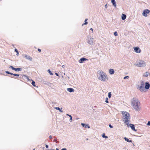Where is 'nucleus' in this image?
<instances>
[{
    "label": "nucleus",
    "mask_w": 150,
    "mask_h": 150,
    "mask_svg": "<svg viewBox=\"0 0 150 150\" xmlns=\"http://www.w3.org/2000/svg\"><path fill=\"white\" fill-rule=\"evenodd\" d=\"M81 126L83 127H84L85 128L88 127V129L90 128V127L87 124H86L85 123H81Z\"/></svg>",
    "instance_id": "12"
},
{
    "label": "nucleus",
    "mask_w": 150,
    "mask_h": 150,
    "mask_svg": "<svg viewBox=\"0 0 150 150\" xmlns=\"http://www.w3.org/2000/svg\"><path fill=\"white\" fill-rule=\"evenodd\" d=\"M27 79L29 80V81L30 80V79H29L27 77Z\"/></svg>",
    "instance_id": "49"
},
{
    "label": "nucleus",
    "mask_w": 150,
    "mask_h": 150,
    "mask_svg": "<svg viewBox=\"0 0 150 150\" xmlns=\"http://www.w3.org/2000/svg\"><path fill=\"white\" fill-rule=\"evenodd\" d=\"M11 68V69L13 70H15V68H14L12 66H10V67H9V68Z\"/></svg>",
    "instance_id": "26"
},
{
    "label": "nucleus",
    "mask_w": 150,
    "mask_h": 150,
    "mask_svg": "<svg viewBox=\"0 0 150 150\" xmlns=\"http://www.w3.org/2000/svg\"><path fill=\"white\" fill-rule=\"evenodd\" d=\"M126 18V16L125 14H123L122 15V19L123 20H124Z\"/></svg>",
    "instance_id": "17"
},
{
    "label": "nucleus",
    "mask_w": 150,
    "mask_h": 150,
    "mask_svg": "<svg viewBox=\"0 0 150 150\" xmlns=\"http://www.w3.org/2000/svg\"><path fill=\"white\" fill-rule=\"evenodd\" d=\"M122 114L123 119H125L124 123L127 125V127H129V121L130 119V115L128 112L125 111L122 112Z\"/></svg>",
    "instance_id": "2"
},
{
    "label": "nucleus",
    "mask_w": 150,
    "mask_h": 150,
    "mask_svg": "<svg viewBox=\"0 0 150 150\" xmlns=\"http://www.w3.org/2000/svg\"><path fill=\"white\" fill-rule=\"evenodd\" d=\"M105 8H107V7H108V6H107V4H106L105 5Z\"/></svg>",
    "instance_id": "41"
},
{
    "label": "nucleus",
    "mask_w": 150,
    "mask_h": 150,
    "mask_svg": "<svg viewBox=\"0 0 150 150\" xmlns=\"http://www.w3.org/2000/svg\"><path fill=\"white\" fill-rule=\"evenodd\" d=\"M114 35L115 36L118 35V34H117V31L115 32L114 33Z\"/></svg>",
    "instance_id": "30"
},
{
    "label": "nucleus",
    "mask_w": 150,
    "mask_h": 150,
    "mask_svg": "<svg viewBox=\"0 0 150 150\" xmlns=\"http://www.w3.org/2000/svg\"><path fill=\"white\" fill-rule=\"evenodd\" d=\"M47 71L48 72V73L50 74L51 75H53V73L50 70V69H49L47 70Z\"/></svg>",
    "instance_id": "25"
},
{
    "label": "nucleus",
    "mask_w": 150,
    "mask_h": 150,
    "mask_svg": "<svg viewBox=\"0 0 150 150\" xmlns=\"http://www.w3.org/2000/svg\"><path fill=\"white\" fill-rule=\"evenodd\" d=\"M57 139H56L55 138V139H54V140H53V141H54V142H56V141H57Z\"/></svg>",
    "instance_id": "44"
},
{
    "label": "nucleus",
    "mask_w": 150,
    "mask_h": 150,
    "mask_svg": "<svg viewBox=\"0 0 150 150\" xmlns=\"http://www.w3.org/2000/svg\"><path fill=\"white\" fill-rule=\"evenodd\" d=\"M24 57H25L27 59H28L29 60L32 61V58L31 57H30L29 56H28L26 54H25Z\"/></svg>",
    "instance_id": "13"
},
{
    "label": "nucleus",
    "mask_w": 150,
    "mask_h": 150,
    "mask_svg": "<svg viewBox=\"0 0 150 150\" xmlns=\"http://www.w3.org/2000/svg\"><path fill=\"white\" fill-rule=\"evenodd\" d=\"M38 51L39 52H40L41 51V50L40 49L38 48Z\"/></svg>",
    "instance_id": "43"
},
{
    "label": "nucleus",
    "mask_w": 150,
    "mask_h": 150,
    "mask_svg": "<svg viewBox=\"0 0 150 150\" xmlns=\"http://www.w3.org/2000/svg\"><path fill=\"white\" fill-rule=\"evenodd\" d=\"M86 60H88V59L85 57H82L81 58L79 61V63H82L83 62L85 61Z\"/></svg>",
    "instance_id": "11"
},
{
    "label": "nucleus",
    "mask_w": 150,
    "mask_h": 150,
    "mask_svg": "<svg viewBox=\"0 0 150 150\" xmlns=\"http://www.w3.org/2000/svg\"><path fill=\"white\" fill-rule=\"evenodd\" d=\"M66 115H67V116H69V117H70V118H71V117H72V116H71V115H69V114H66Z\"/></svg>",
    "instance_id": "36"
},
{
    "label": "nucleus",
    "mask_w": 150,
    "mask_h": 150,
    "mask_svg": "<svg viewBox=\"0 0 150 150\" xmlns=\"http://www.w3.org/2000/svg\"><path fill=\"white\" fill-rule=\"evenodd\" d=\"M54 108L57 110H59V111L60 112H63V111L61 110H60V108H59V107H55V108Z\"/></svg>",
    "instance_id": "21"
},
{
    "label": "nucleus",
    "mask_w": 150,
    "mask_h": 150,
    "mask_svg": "<svg viewBox=\"0 0 150 150\" xmlns=\"http://www.w3.org/2000/svg\"><path fill=\"white\" fill-rule=\"evenodd\" d=\"M111 2L113 5L114 7H116V2L115 0H111Z\"/></svg>",
    "instance_id": "16"
},
{
    "label": "nucleus",
    "mask_w": 150,
    "mask_h": 150,
    "mask_svg": "<svg viewBox=\"0 0 150 150\" xmlns=\"http://www.w3.org/2000/svg\"><path fill=\"white\" fill-rule=\"evenodd\" d=\"M150 87V84L148 81H146L145 83V86L144 87L145 89L148 90Z\"/></svg>",
    "instance_id": "8"
},
{
    "label": "nucleus",
    "mask_w": 150,
    "mask_h": 150,
    "mask_svg": "<svg viewBox=\"0 0 150 150\" xmlns=\"http://www.w3.org/2000/svg\"><path fill=\"white\" fill-rule=\"evenodd\" d=\"M5 72L7 74H10L11 75H13V73H11V72H9V71H5Z\"/></svg>",
    "instance_id": "29"
},
{
    "label": "nucleus",
    "mask_w": 150,
    "mask_h": 150,
    "mask_svg": "<svg viewBox=\"0 0 150 150\" xmlns=\"http://www.w3.org/2000/svg\"><path fill=\"white\" fill-rule=\"evenodd\" d=\"M145 63L144 61L141 60L137 62V63H135L134 65L138 67H143L145 66Z\"/></svg>",
    "instance_id": "5"
},
{
    "label": "nucleus",
    "mask_w": 150,
    "mask_h": 150,
    "mask_svg": "<svg viewBox=\"0 0 150 150\" xmlns=\"http://www.w3.org/2000/svg\"><path fill=\"white\" fill-rule=\"evenodd\" d=\"M72 117H71L69 119V121L70 122H71L72 121Z\"/></svg>",
    "instance_id": "38"
},
{
    "label": "nucleus",
    "mask_w": 150,
    "mask_h": 150,
    "mask_svg": "<svg viewBox=\"0 0 150 150\" xmlns=\"http://www.w3.org/2000/svg\"><path fill=\"white\" fill-rule=\"evenodd\" d=\"M109 73L110 74L112 75L114 74L115 71L113 69H110L109 70Z\"/></svg>",
    "instance_id": "14"
},
{
    "label": "nucleus",
    "mask_w": 150,
    "mask_h": 150,
    "mask_svg": "<svg viewBox=\"0 0 150 150\" xmlns=\"http://www.w3.org/2000/svg\"><path fill=\"white\" fill-rule=\"evenodd\" d=\"M148 76V72H146L143 75V76L145 77H146Z\"/></svg>",
    "instance_id": "27"
},
{
    "label": "nucleus",
    "mask_w": 150,
    "mask_h": 150,
    "mask_svg": "<svg viewBox=\"0 0 150 150\" xmlns=\"http://www.w3.org/2000/svg\"><path fill=\"white\" fill-rule=\"evenodd\" d=\"M49 138L50 139H52V136L51 135H50L49 136Z\"/></svg>",
    "instance_id": "40"
},
{
    "label": "nucleus",
    "mask_w": 150,
    "mask_h": 150,
    "mask_svg": "<svg viewBox=\"0 0 150 150\" xmlns=\"http://www.w3.org/2000/svg\"><path fill=\"white\" fill-rule=\"evenodd\" d=\"M14 51H15V52H16L17 53L16 55L17 56L19 55V52H18V50L16 49L15 48V50H14Z\"/></svg>",
    "instance_id": "24"
},
{
    "label": "nucleus",
    "mask_w": 150,
    "mask_h": 150,
    "mask_svg": "<svg viewBox=\"0 0 150 150\" xmlns=\"http://www.w3.org/2000/svg\"><path fill=\"white\" fill-rule=\"evenodd\" d=\"M147 125L148 126H149L150 125V121H149L147 123Z\"/></svg>",
    "instance_id": "35"
},
{
    "label": "nucleus",
    "mask_w": 150,
    "mask_h": 150,
    "mask_svg": "<svg viewBox=\"0 0 150 150\" xmlns=\"http://www.w3.org/2000/svg\"><path fill=\"white\" fill-rule=\"evenodd\" d=\"M22 70V69L21 68H15V71H21Z\"/></svg>",
    "instance_id": "19"
},
{
    "label": "nucleus",
    "mask_w": 150,
    "mask_h": 150,
    "mask_svg": "<svg viewBox=\"0 0 150 150\" xmlns=\"http://www.w3.org/2000/svg\"><path fill=\"white\" fill-rule=\"evenodd\" d=\"M61 150H67V149L66 148H62Z\"/></svg>",
    "instance_id": "42"
},
{
    "label": "nucleus",
    "mask_w": 150,
    "mask_h": 150,
    "mask_svg": "<svg viewBox=\"0 0 150 150\" xmlns=\"http://www.w3.org/2000/svg\"><path fill=\"white\" fill-rule=\"evenodd\" d=\"M10 77H11V78H15L14 77H12V76H9Z\"/></svg>",
    "instance_id": "48"
},
{
    "label": "nucleus",
    "mask_w": 150,
    "mask_h": 150,
    "mask_svg": "<svg viewBox=\"0 0 150 150\" xmlns=\"http://www.w3.org/2000/svg\"><path fill=\"white\" fill-rule=\"evenodd\" d=\"M112 96L111 93V92H109L108 93V97L109 98H110Z\"/></svg>",
    "instance_id": "28"
},
{
    "label": "nucleus",
    "mask_w": 150,
    "mask_h": 150,
    "mask_svg": "<svg viewBox=\"0 0 150 150\" xmlns=\"http://www.w3.org/2000/svg\"><path fill=\"white\" fill-rule=\"evenodd\" d=\"M140 103L136 98H133L131 100V105L133 108L137 111L140 110Z\"/></svg>",
    "instance_id": "1"
},
{
    "label": "nucleus",
    "mask_w": 150,
    "mask_h": 150,
    "mask_svg": "<svg viewBox=\"0 0 150 150\" xmlns=\"http://www.w3.org/2000/svg\"><path fill=\"white\" fill-rule=\"evenodd\" d=\"M0 74H2V73H1L0 72Z\"/></svg>",
    "instance_id": "51"
},
{
    "label": "nucleus",
    "mask_w": 150,
    "mask_h": 150,
    "mask_svg": "<svg viewBox=\"0 0 150 150\" xmlns=\"http://www.w3.org/2000/svg\"><path fill=\"white\" fill-rule=\"evenodd\" d=\"M35 150V149H34L33 150Z\"/></svg>",
    "instance_id": "55"
},
{
    "label": "nucleus",
    "mask_w": 150,
    "mask_h": 150,
    "mask_svg": "<svg viewBox=\"0 0 150 150\" xmlns=\"http://www.w3.org/2000/svg\"><path fill=\"white\" fill-rule=\"evenodd\" d=\"M67 90L70 93H71L74 91V90L73 88H67Z\"/></svg>",
    "instance_id": "15"
},
{
    "label": "nucleus",
    "mask_w": 150,
    "mask_h": 150,
    "mask_svg": "<svg viewBox=\"0 0 150 150\" xmlns=\"http://www.w3.org/2000/svg\"><path fill=\"white\" fill-rule=\"evenodd\" d=\"M144 82L142 81L140 82V86L138 85L137 86V88L140 91L143 92H145L144 88Z\"/></svg>",
    "instance_id": "4"
},
{
    "label": "nucleus",
    "mask_w": 150,
    "mask_h": 150,
    "mask_svg": "<svg viewBox=\"0 0 150 150\" xmlns=\"http://www.w3.org/2000/svg\"><path fill=\"white\" fill-rule=\"evenodd\" d=\"M133 145L134 146V144L133 143Z\"/></svg>",
    "instance_id": "54"
},
{
    "label": "nucleus",
    "mask_w": 150,
    "mask_h": 150,
    "mask_svg": "<svg viewBox=\"0 0 150 150\" xmlns=\"http://www.w3.org/2000/svg\"><path fill=\"white\" fill-rule=\"evenodd\" d=\"M45 147L46 148H48L49 147V146L48 145L46 144L45 145Z\"/></svg>",
    "instance_id": "39"
},
{
    "label": "nucleus",
    "mask_w": 150,
    "mask_h": 150,
    "mask_svg": "<svg viewBox=\"0 0 150 150\" xmlns=\"http://www.w3.org/2000/svg\"><path fill=\"white\" fill-rule=\"evenodd\" d=\"M129 78V76H125L124 77V79H128Z\"/></svg>",
    "instance_id": "33"
},
{
    "label": "nucleus",
    "mask_w": 150,
    "mask_h": 150,
    "mask_svg": "<svg viewBox=\"0 0 150 150\" xmlns=\"http://www.w3.org/2000/svg\"><path fill=\"white\" fill-rule=\"evenodd\" d=\"M86 139V140H88V138H87V139Z\"/></svg>",
    "instance_id": "52"
},
{
    "label": "nucleus",
    "mask_w": 150,
    "mask_h": 150,
    "mask_svg": "<svg viewBox=\"0 0 150 150\" xmlns=\"http://www.w3.org/2000/svg\"><path fill=\"white\" fill-rule=\"evenodd\" d=\"M47 150H54V149H47Z\"/></svg>",
    "instance_id": "45"
},
{
    "label": "nucleus",
    "mask_w": 150,
    "mask_h": 150,
    "mask_svg": "<svg viewBox=\"0 0 150 150\" xmlns=\"http://www.w3.org/2000/svg\"><path fill=\"white\" fill-rule=\"evenodd\" d=\"M31 80L32 81V82L31 83V84L33 86H34V87L36 86L35 85V82L34 81L32 80V79H31Z\"/></svg>",
    "instance_id": "20"
},
{
    "label": "nucleus",
    "mask_w": 150,
    "mask_h": 150,
    "mask_svg": "<svg viewBox=\"0 0 150 150\" xmlns=\"http://www.w3.org/2000/svg\"><path fill=\"white\" fill-rule=\"evenodd\" d=\"M55 74L57 76H59V75L56 72H55Z\"/></svg>",
    "instance_id": "37"
},
{
    "label": "nucleus",
    "mask_w": 150,
    "mask_h": 150,
    "mask_svg": "<svg viewBox=\"0 0 150 150\" xmlns=\"http://www.w3.org/2000/svg\"><path fill=\"white\" fill-rule=\"evenodd\" d=\"M94 38H92L91 36H89L87 37V42L90 45H92L94 42Z\"/></svg>",
    "instance_id": "6"
},
{
    "label": "nucleus",
    "mask_w": 150,
    "mask_h": 150,
    "mask_svg": "<svg viewBox=\"0 0 150 150\" xmlns=\"http://www.w3.org/2000/svg\"><path fill=\"white\" fill-rule=\"evenodd\" d=\"M90 30H92V31H93V29L92 28H91L90 29Z\"/></svg>",
    "instance_id": "47"
},
{
    "label": "nucleus",
    "mask_w": 150,
    "mask_h": 150,
    "mask_svg": "<svg viewBox=\"0 0 150 150\" xmlns=\"http://www.w3.org/2000/svg\"><path fill=\"white\" fill-rule=\"evenodd\" d=\"M62 78H63V76H62Z\"/></svg>",
    "instance_id": "53"
},
{
    "label": "nucleus",
    "mask_w": 150,
    "mask_h": 150,
    "mask_svg": "<svg viewBox=\"0 0 150 150\" xmlns=\"http://www.w3.org/2000/svg\"><path fill=\"white\" fill-rule=\"evenodd\" d=\"M135 52L137 53H139L141 52V50L138 47H135L134 48Z\"/></svg>",
    "instance_id": "10"
},
{
    "label": "nucleus",
    "mask_w": 150,
    "mask_h": 150,
    "mask_svg": "<svg viewBox=\"0 0 150 150\" xmlns=\"http://www.w3.org/2000/svg\"><path fill=\"white\" fill-rule=\"evenodd\" d=\"M109 126L110 128H113V126L111 125V124H109Z\"/></svg>",
    "instance_id": "34"
},
{
    "label": "nucleus",
    "mask_w": 150,
    "mask_h": 150,
    "mask_svg": "<svg viewBox=\"0 0 150 150\" xmlns=\"http://www.w3.org/2000/svg\"><path fill=\"white\" fill-rule=\"evenodd\" d=\"M100 76L98 78V79L103 81H105L106 80V79H108V77L106 75V74L104 72L100 71Z\"/></svg>",
    "instance_id": "3"
},
{
    "label": "nucleus",
    "mask_w": 150,
    "mask_h": 150,
    "mask_svg": "<svg viewBox=\"0 0 150 150\" xmlns=\"http://www.w3.org/2000/svg\"><path fill=\"white\" fill-rule=\"evenodd\" d=\"M14 76H20V75L19 74H13Z\"/></svg>",
    "instance_id": "32"
},
{
    "label": "nucleus",
    "mask_w": 150,
    "mask_h": 150,
    "mask_svg": "<svg viewBox=\"0 0 150 150\" xmlns=\"http://www.w3.org/2000/svg\"><path fill=\"white\" fill-rule=\"evenodd\" d=\"M124 139L125 140V141H126L127 142H132V140H129L128 138L125 137L124 138Z\"/></svg>",
    "instance_id": "18"
},
{
    "label": "nucleus",
    "mask_w": 150,
    "mask_h": 150,
    "mask_svg": "<svg viewBox=\"0 0 150 150\" xmlns=\"http://www.w3.org/2000/svg\"><path fill=\"white\" fill-rule=\"evenodd\" d=\"M150 12V11L148 9H145L143 11L142 14L143 16L146 17L147 16V14L149 13Z\"/></svg>",
    "instance_id": "7"
},
{
    "label": "nucleus",
    "mask_w": 150,
    "mask_h": 150,
    "mask_svg": "<svg viewBox=\"0 0 150 150\" xmlns=\"http://www.w3.org/2000/svg\"><path fill=\"white\" fill-rule=\"evenodd\" d=\"M88 20V19H86L85 20V23L82 24V25H87L88 23V22H87Z\"/></svg>",
    "instance_id": "23"
},
{
    "label": "nucleus",
    "mask_w": 150,
    "mask_h": 150,
    "mask_svg": "<svg viewBox=\"0 0 150 150\" xmlns=\"http://www.w3.org/2000/svg\"><path fill=\"white\" fill-rule=\"evenodd\" d=\"M129 127L133 131H134L135 132H136L137 131V130L135 129L134 125V124H129Z\"/></svg>",
    "instance_id": "9"
},
{
    "label": "nucleus",
    "mask_w": 150,
    "mask_h": 150,
    "mask_svg": "<svg viewBox=\"0 0 150 150\" xmlns=\"http://www.w3.org/2000/svg\"><path fill=\"white\" fill-rule=\"evenodd\" d=\"M102 137L103 138L105 139L108 138V137L106 136L105 135V134L103 133L102 135Z\"/></svg>",
    "instance_id": "22"
},
{
    "label": "nucleus",
    "mask_w": 150,
    "mask_h": 150,
    "mask_svg": "<svg viewBox=\"0 0 150 150\" xmlns=\"http://www.w3.org/2000/svg\"><path fill=\"white\" fill-rule=\"evenodd\" d=\"M108 100V98L107 97H106V98H105V102L106 103H109V102Z\"/></svg>",
    "instance_id": "31"
},
{
    "label": "nucleus",
    "mask_w": 150,
    "mask_h": 150,
    "mask_svg": "<svg viewBox=\"0 0 150 150\" xmlns=\"http://www.w3.org/2000/svg\"><path fill=\"white\" fill-rule=\"evenodd\" d=\"M56 150H59L58 148H56Z\"/></svg>",
    "instance_id": "50"
},
{
    "label": "nucleus",
    "mask_w": 150,
    "mask_h": 150,
    "mask_svg": "<svg viewBox=\"0 0 150 150\" xmlns=\"http://www.w3.org/2000/svg\"><path fill=\"white\" fill-rule=\"evenodd\" d=\"M64 67H65V66L64 65H63L62 66V68H64Z\"/></svg>",
    "instance_id": "46"
}]
</instances>
